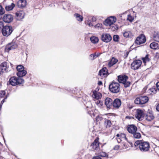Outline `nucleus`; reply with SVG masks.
Returning <instances> with one entry per match:
<instances>
[{
	"instance_id": "obj_47",
	"label": "nucleus",
	"mask_w": 159,
	"mask_h": 159,
	"mask_svg": "<svg viewBox=\"0 0 159 159\" xmlns=\"http://www.w3.org/2000/svg\"><path fill=\"white\" fill-rule=\"evenodd\" d=\"M120 138H125V139L126 140H128L127 138L126 137L125 134H123V133H121L120 134Z\"/></svg>"
},
{
	"instance_id": "obj_49",
	"label": "nucleus",
	"mask_w": 159,
	"mask_h": 159,
	"mask_svg": "<svg viewBox=\"0 0 159 159\" xmlns=\"http://www.w3.org/2000/svg\"><path fill=\"white\" fill-rule=\"evenodd\" d=\"M87 24L89 25V26H93V25L92 24L91 21L90 20H87Z\"/></svg>"
},
{
	"instance_id": "obj_6",
	"label": "nucleus",
	"mask_w": 159,
	"mask_h": 159,
	"mask_svg": "<svg viewBox=\"0 0 159 159\" xmlns=\"http://www.w3.org/2000/svg\"><path fill=\"white\" fill-rule=\"evenodd\" d=\"M148 101L149 98L147 96H140L135 98L134 103L137 105H143L148 102Z\"/></svg>"
},
{
	"instance_id": "obj_5",
	"label": "nucleus",
	"mask_w": 159,
	"mask_h": 159,
	"mask_svg": "<svg viewBox=\"0 0 159 159\" xmlns=\"http://www.w3.org/2000/svg\"><path fill=\"white\" fill-rule=\"evenodd\" d=\"M16 68L18 71L16 73V75L19 78H22V77L26 75L27 73V71L25 70V68L23 65H17Z\"/></svg>"
},
{
	"instance_id": "obj_40",
	"label": "nucleus",
	"mask_w": 159,
	"mask_h": 159,
	"mask_svg": "<svg viewBox=\"0 0 159 159\" xmlns=\"http://www.w3.org/2000/svg\"><path fill=\"white\" fill-rule=\"evenodd\" d=\"M122 84H124V87L126 88L129 86L131 84V82L127 80L125 81Z\"/></svg>"
},
{
	"instance_id": "obj_1",
	"label": "nucleus",
	"mask_w": 159,
	"mask_h": 159,
	"mask_svg": "<svg viewBox=\"0 0 159 159\" xmlns=\"http://www.w3.org/2000/svg\"><path fill=\"white\" fill-rule=\"evenodd\" d=\"M135 148L138 147L140 151L142 152L148 151L150 147L148 142L144 141L143 140H137L134 143Z\"/></svg>"
},
{
	"instance_id": "obj_48",
	"label": "nucleus",
	"mask_w": 159,
	"mask_h": 159,
	"mask_svg": "<svg viewBox=\"0 0 159 159\" xmlns=\"http://www.w3.org/2000/svg\"><path fill=\"white\" fill-rule=\"evenodd\" d=\"M4 23L2 21H0V31L2 30L4 27Z\"/></svg>"
},
{
	"instance_id": "obj_35",
	"label": "nucleus",
	"mask_w": 159,
	"mask_h": 159,
	"mask_svg": "<svg viewBox=\"0 0 159 159\" xmlns=\"http://www.w3.org/2000/svg\"><path fill=\"white\" fill-rule=\"evenodd\" d=\"M74 15L76 19L78 21L81 22L82 21L83 17L81 16L77 13L75 14Z\"/></svg>"
},
{
	"instance_id": "obj_38",
	"label": "nucleus",
	"mask_w": 159,
	"mask_h": 159,
	"mask_svg": "<svg viewBox=\"0 0 159 159\" xmlns=\"http://www.w3.org/2000/svg\"><path fill=\"white\" fill-rule=\"evenodd\" d=\"M98 156L100 157H106L107 158L109 157L108 154L105 152H100L99 153Z\"/></svg>"
},
{
	"instance_id": "obj_29",
	"label": "nucleus",
	"mask_w": 159,
	"mask_h": 159,
	"mask_svg": "<svg viewBox=\"0 0 159 159\" xmlns=\"http://www.w3.org/2000/svg\"><path fill=\"white\" fill-rule=\"evenodd\" d=\"M153 38L154 40L156 41H159V32L158 31H155L154 32L153 34Z\"/></svg>"
},
{
	"instance_id": "obj_13",
	"label": "nucleus",
	"mask_w": 159,
	"mask_h": 159,
	"mask_svg": "<svg viewBox=\"0 0 159 159\" xmlns=\"http://www.w3.org/2000/svg\"><path fill=\"white\" fill-rule=\"evenodd\" d=\"M99 139L98 137L96 138L90 145V147H92V148L94 150H98L99 149Z\"/></svg>"
},
{
	"instance_id": "obj_15",
	"label": "nucleus",
	"mask_w": 159,
	"mask_h": 159,
	"mask_svg": "<svg viewBox=\"0 0 159 159\" xmlns=\"http://www.w3.org/2000/svg\"><path fill=\"white\" fill-rule=\"evenodd\" d=\"M144 113L142 110L137 109L136 113L135 115V118L139 120H141L144 116Z\"/></svg>"
},
{
	"instance_id": "obj_19",
	"label": "nucleus",
	"mask_w": 159,
	"mask_h": 159,
	"mask_svg": "<svg viewBox=\"0 0 159 159\" xmlns=\"http://www.w3.org/2000/svg\"><path fill=\"white\" fill-rule=\"evenodd\" d=\"M109 74L106 67H103L98 72V75L100 76L103 75L105 77H107Z\"/></svg>"
},
{
	"instance_id": "obj_60",
	"label": "nucleus",
	"mask_w": 159,
	"mask_h": 159,
	"mask_svg": "<svg viewBox=\"0 0 159 159\" xmlns=\"http://www.w3.org/2000/svg\"><path fill=\"white\" fill-rule=\"evenodd\" d=\"M9 93H8L7 95L5 96V99H7L8 97H9Z\"/></svg>"
},
{
	"instance_id": "obj_51",
	"label": "nucleus",
	"mask_w": 159,
	"mask_h": 159,
	"mask_svg": "<svg viewBox=\"0 0 159 159\" xmlns=\"http://www.w3.org/2000/svg\"><path fill=\"white\" fill-rule=\"evenodd\" d=\"M120 147L119 145H116L114 147L113 149L116 150H118L119 149Z\"/></svg>"
},
{
	"instance_id": "obj_17",
	"label": "nucleus",
	"mask_w": 159,
	"mask_h": 159,
	"mask_svg": "<svg viewBox=\"0 0 159 159\" xmlns=\"http://www.w3.org/2000/svg\"><path fill=\"white\" fill-rule=\"evenodd\" d=\"M113 101L112 99L109 97H107L105 99V105L107 109H110L112 107Z\"/></svg>"
},
{
	"instance_id": "obj_9",
	"label": "nucleus",
	"mask_w": 159,
	"mask_h": 159,
	"mask_svg": "<svg viewBox=\"0 0 159 159\" xmlns=\"http://www.w3.org/2000/svg\"><path fill=\"white\" fill-rule=\"evenodd\" d=\"M9 66L7 65V63L4 61L0 65V75H2L4 72H7L8 71L7 70Z\"/></svg>"
},
{
	"instance_id": "obj_62",
	"label": "nucleus",
	"mask_w": 159,
	"mask_h": 159,
	"mask_svg": "<svg viewBox=\"0 0 159 159\" xmlns=\"http://www.w3.org/2000/svg\"><path fill=\"white\" fill-rule=\"evenodd\" d=\"M92 21H96V19L95 17H93L92 19Z\"/></svg>"
},
{
	"instance_id": "obj_58",
	"label": "nucleus",
	"mask_w": 159,
	"mask_h": 159,
	"mask_svg": "<svg viewBox=\"0 0 159 159\" xmlns=\"http://www.w3.org/2000/svg\"><path fill=\"white\" fill-rule=\"evenodd\" d=\"M116 139L118 143H120V142L121 141V139L120 138H117Z\"/></svg>"
},
{
	"instance_id": "obj_24",
	"label": "nucleus",
	"mask_w": 159,
	"mask_h": 159,
	"mask_svg": "<svg viewBox=\"0 0 159 159\" xmlns=\"http://www.w3.org/2000/svg\"><path fill=\"white\" fill-rule=\"evenodd\" d=\"M17 5L20 7H25L26 5V0H19L17 2Z\"/></svg>"
},
{
	"instance_id": "obj_36",
	"label": "nucleus",
	"mask_w": 159,
	"mask_h": 159,
	"mask_svg": "<svg viewBox=\"0 0 159 159\" xmlns=\"http://www.w3.org/2000/svg\"><path fill=\"white\" fill-rule=\"evenodd\" d=\"M105 124L106 125V127L107 128V127H110L112 125L111 121L109 120L106 119L105 121Z\"/></svg>"
},
{
	"instance_id": "obj_55",
	"label": "nucleus",
	"mask_w": 159,
	"mask_h": 159,
	"mask_svg": "<svg viewBox=\"0 0 159 159\" xmlns=\"http://www.w3.org/2000/svg\"><path fill=\"white\" fill-rule=\"evenodd\" d=\"M156 86L157 89L159 91V81L157 82L156 84Z\"/></svg>"
},
{
	"instance_id": "obj_18",
	"label": "nucleus",
	"mask_w": 159,
	"mask_h": 159,
	"mask_svg": "<svg viewBox=\"0 0 159 159\" xmlns=\"http://www.w3.org/2000/svg\"><path fill=\"white\" fill-rule=\"evenodd\" d=\"M121 104V101L120 99L116 98L113 101L112 106L116 109H118Z\"/></svg>"
},
{
	"instance_id": "obj_54",
	"label": "nucleus",
	"mask_w": 159,
	"mask_h": 159,
	"mask_svg": "<svg viewBox=\"0 0 159 159\" xmlns=\"http://www.w3.org/2000/svg\"><path fill=\"white\" fill-rule=\"evenodd\" d=\"M126 119H129V120L131 119H134V117L133 116H126Z\"/></svg>"
},
{
	"instance_id": "obj_2",
	"label": "nucleus",
	"mask_w": 159,
	"mask_h": 159,
	"mask_svg": "<svg viewBox=\"0 0 159 159\" xmlns=\"http://www.w3.org/2000/svg\"><path fill=\"white\" fill-rule=\"evenodd\" d=\"M24 83V80L23 78L17 77L16 76L11 77L7 82V85H11L15 86Z\"/></svg>"
},
{
	"instance_id": "obj_30",
	"label": "nucleus",
	"mask_w": 159,
	"mask_h": 159,
	"mask_svg": "<svg viewBox=\"0 0 159 159\" xmlns=\"http://www.w3.org/2000/svg\"><path fill=\"white\" fill-rule=\"evenodd\" d=\"M90 39L91 42L94 44H96L98 43L99 41L98 38L95 36H92L90 37Z\"/></svg>"
},
{
	"instance_id": "obj_25",
	"label": "nucleus",
	"mask_w": 159,
	"mask_h": 159,
	"mask_svg": "<svg viewBox=\"0 0 159 159\" xmlns=\"http://www.w3.org/2000/svg\"><path fill=\"white\" fill-rule=\"evenodd\" d=\"M102 53L95 52L91 54L89 57V59L91 60H93L99 56Z\"/></svg>"
},
{
	"instance_id": "obj_32",
	"label": "nucleus",
	"mask_w": 159,
	"mask_h": 159,
	"mask_svg": "<svg viewBox=\"0 0 159 159\" xmlns=\"http://www.w3.org/2000/svg\"><path fill=\"white\" fill-rule=\"evenodd\" d=\"M132 134H133V137L135 139H139L141 136V134L139 132H134Z\"/></svg>"
},
{
	"instance_id": "obj_28",
	"label": "nucleus",
	"mask_w": 159,
	"mask_h": 159,
	"mask_svg": "<svg viewBox=\"0 0 159 159\" xmlns=\"http://www.w3.org/2000/svg\"><path fill=\"white\" fill-rule=\"evenodd\" d=\"M149 54H147L145 55V57H142L141 58L143 62L145 64L147 62H149L150 61V59L149 57Z\"/></svg>"
},
{
	"instance_id": "obj_63",
	"label": "nucleus",
	"mask_w": 159,
	"mask_h": 159,
	"mask_svg": "<svg viewBox=\"0 0 159 159\" xmlns=\"http://www.w3.org/2000/svg\"><path fill=\"white\" fill-rule=\"evenodd\" d=\"M116 137H120V134H117L116 135Z\"/></svg>"
},
{
	"instance_id": "obj_45",
	"label": "nucleus",
	"mask_w": 159,
	"mask_h": 159,
	"mask_svg": "<svg viewBox=\"0 0 159 159\" xmlns=\"http://www.w3.org/2000/svg\"><path fill=\"white\" fill-rule=\"evenodd\" d=\"M159 58V53L156 52L154 56V59L155 60H157Z\"/></svg>"
},
{
	"instance_id": "obj_4",
	"label": "nucleus",
	"mask_w": 159,
	"mask_h": 159,
	"mask_svg": "<svg viewBox=\"0 0 159 159\" xmlns=\"http://www.w3.org/2000/svg\"><path fill=\"white\" fill-rule=\"evenodd\" d=\"M65 89L68 92L70 93H72L71 96L76 98L78 100H80L82 99V95L80 93L77 92V89L75 88V89L72 88H65Z\"/></svg>"
},
{
	"instance_id": "obj_11",
	"label": "nucleus",
	"mask_w": 159,
	"mask_h": 159,
	"mask_svg": "<svg viewBox=\"0 0 159 159\" xmlns=\"http://www.w3.org/2000/svg\"><path fill=\"white\" fill-rule=\"evenodd\" d=\"M146 41L145 36L143 34H141L137 38L135 42L137 44H140L144 43Z\"/></svg>"
},
{
	"instance_id": "obj_23",
	"label": "nucleus",
	"mask_w": 159,
	"mask_h": 159,
	"mask_svg": "<svg viewBox=\"0 0 159 159\" xmlns=\"http://www.w3.org/2000/svg\"><path fill=\"white\" fill-rule=\"evenodd\" d=\"M118 61V60L117 59L112 57L111 60L108 62V66L109 67H111L117 63Z\"/></svg>"
},
{
	"instance_id": "obj_26",
	"label": "nucleus",
	"mask_w": 159,
	"mask_h": 159,
	"mask_svg": "<svg viewBox=\"0 0 159 159\" xmlns=\"http://www.w3.org/2000/svg\"><path fill=\"white\" fill-rule=\"evenodd\" d=\"M154 117V116L153 114L150 113L146 114L145 116L146 120L148 121H150L153 120Z\"/></svg>"
},
{
	"instance_id": "obj_41",
	"label": "nucleus",
	"mask_w": 159,
	"mask_h": 159,
	"mask_svg": "<svg viewBox=\"0 0 159 159\" xmlns=\"http://www.w3.org/2000/svg\"><path fill=\"white\" fill-rule=\"evenodd\" d=\"M94 27L98 29H102L103 28L102 25L101 23H98L95 25Z\"/></svg>"
},
{
	"instance_id": "obj_10",
	"label": "nucleus",
	"mask_w": 159,
	"mask_h": 159,
	"mask_svg": "<svg viewBox=\"0 0 159 159\" xmlns=\"http://www.w3.org/2000/svg\"><path fill=\"white\" fill-rule=\"evenodd\" d=\"M116 21V17L114 16H111L107 19L105 21V25L106 26H111L113 25Z\"/></svg>"
},
{
	"instance_id": "obj_50",
	"label": "nucleus",
	"mask_w": 159,
	"mask_h": 159,
	"mask_svg": "<svg viewBox=\"0 0 159 159\" xmlns=\"http://www.w3.org/2000/svg\"><path fill=\"white\" fill-rule=\"evenodd\" d=\"M129 51H127L126 52L125 54L124 55V57L125 58H126L127 57H128V55L129 54V53L130 51H131V50H129Z\"/></svg>"
},
{
	"instance_id": "obj_42",
	"label": "nucleus",
	"mask_w": 159,
	"mask_h": 159,
	"mask_svg": "<svg viewBox=\"0 0 159 159\" xmlns=\"http://www.w3.org/2000/svg\"><path fill=\"white\" fill-rule=\"evenodd\" d=\"M6 93V90L0 91V98H2Z\"/></svg>"
},
{
	"instance_id": "obj_39",
	"label": "nucleus",
	"mask_w": 159,
	"mask_h": 159,
	"mask_svg": "<svg viewBox=\"0 0 159 159\" xmlns=\"http://www.w3.org/2000/svg\"><path fill=\"white\" fill-rule=\"evenodd\" d=\"M97 105L99 107H102L103 105V103L102 101L98 100L95 102Z\"/></svg>"
},
{
	"instance_id": "obj_46",
	"label": "nucleus",
	"mask_w": 159,
	"mask_h": 159,
	"mask_svg": "<svg viewBox=\"0 0 159 159\" xmlns=\"http://www.w3.org/2000/svg\"><path fill=\"white\" fill-rule=\"evenodd\" d=\"M113 39L114 41H118L119 39V36L117 35H114L113 37Z\"/></svg>"
},
{
	"instance_id": "obj_3",
	"label": "nucleus",
	"mask_w": 159,
	"mask_h": 159,
	"mask_svg": "<svg viewBox=\"0 0 159 159\" xmlns=\"http://www.w3.org/2000/svg\"><path fill=\"white\" fill-rule=\"evenodd\" d=\"M120 84L114 80L109 85V91L112 93H117L120 92Z\"/></svg>"
},
{
	"instance_id": "obj_56",
	"label": "nucleus",
	"mask_w": 159,
	"mask_h": 159,
	"mask_svg": "<svg viewBox=\"0 0 159 159\" xmlns=\"http://www.w3.org/2000/svg\"><path fill=\"white\" fill-rule=\"evenodd\" d=\"M156 109L157 111L159 112V103L157 105Z\"/></svg>"
},
{
	"instance_id": "obj_20",
	"label": "nucleus",
	"mask_w": 159,
	"mask_h": 159,
	"mask_svg": "<svg viewBox=\"0 0 159 159\" xmlns=\"http://www.w3.org/2000/svg\"><path fill=\"white\" fill-rule=\"evenodd\" d=\"M17 47V45L14 42H11L8 44L5 47V50H13L16 49Z\"/></svg>"
},
{
	"instance_id": "obj_64",
	"label": "nucleus",
	"mask_w": 159,
	"mask_h": 159,
	"mask_svg": "<svg viewBox=\"0 0 159 159\" xmlns=\"http://www.w3.org/2000/svg\"><path fill=\"white\" fill-rule=\"evenodd\" d=\"M10 65H11V67L13 69H14V68H13L14 65L11 63H10Z\"/></svg>"
},
{
	"instance_id": "obj_59",
	"label": "nucleus",
	"mask_w": 159,
	"mask_h": 159,
	"mask_svg": "<svg viewBox=\"0 0 159 159\" xmlns=\"http://www.w3.org/2000/svg\"><path fill=\"white\" fill-rule=\"evenodd\" d=\"M7 99H5V98L1 101L0 103L3 104V103L5 102V100Z\"/></svg>"
},
{
	"instance_id": "obj_7",
	"label": "nucleus",
	"mask_w": 159,
	"mask_h": 159,
	"mask_svg": "<svg viewBox=\"0 0 159 159\" xmlns=\"http://www.w3.org/2000/svg\"><path fill=\"white\" fill-rule=\"evenodd\" d=\"M12 32V28L11 26H5L2 29V34L4 36L7 37L9 36L11 34Z\"/></svg>"
},
{
	"instance_id": "obj_37",
	"label": "nucleus",
	"mask_w": 159,
	"mask_h": 159,
	"mask_svg": "<svg viewBox=\"0 0 159 159\" xmlns=\"http://www.w3.org/2000/svg\"><path fill=\"white\" fill-rule=\"evenodd\" d=\"M94 98L97 100L100 99L102 97V94L99 92L97 93L94 94Z\"/></svg>"
},
{
	"instance_id": "obj_16",
	"label": "nucleus",
	"mask_w": 159,
	"mask_h": 159,
	"mask_svg": "<svg viewBox=\"0 0 159 159\" xmlns=\"http://www.w3.org/2000/svg\"><path fill=\"white\" fill-rule=\"evenodd\" d=\"M127 130L129 133L132 134L137 131V126L134 124L129 125L127 127Z\"/></svg>"
},
{
	"instance_id": "obj_57",
	"label": "nucleus",
	"mask_w": 159,
	"mask_h": 159,
	"mask_svg": "<svg viewBox=\"0 0 159 159\" xmlns=\"http://www.w3.org/2000/svg\"><path fill=\"white\" fill-rule=\"evenodd\" d=\"M98 85H101L102 84V82L101 81H99L98 82Z\"/></svg>"
},
{
	"instance_id": "obj_31",
	"label": "nucleus",
	"mask_w": 159,
	"mask_h": 159,
	"mask_svg": "<svg viewBox=\"0 0 159 159\" xmlns=\"http://www.w3.org/2000/svg\"><path fill=\"white\" fill-rule=\"evenodd\" d=\"M15 5L13 3H11V5H7L5 8L7 11H10L13 9L15 7Z\"/></svg>"
},
{
	"instance_id": "obj_33",
	"label": "nucleus",
	"mask_w": 159,
	"mask_h": 159,
	"mask_svg": "<svg viewBox=\"0 0 159 159\" xmlns=\"http://www.w3.org/2000/svg\"><path fill=\"white\" fill-rule=\"evenodd\" d=\"M123 35L125 37L128 38L132 36L133 35L131 32L125 31L123 33Z\"/></svg>"
},
{
	"instance_id": "obj_14",
	"label": "nucleus",
	"mask_w": 159,
	"mask_h": 159,
	"mask_svg": "<svg viewBox=\"0 0 159 159\" xmlns=\"http://www.w3.org/2000/svg\"><path fill=\"white\" fill-rule=\"evenodd\" d=\"M101 39L103 41L108 43L112 39V37L110 34L104 33L101 36Z\"/></svg>"
},
{
	"instance_id": "obj_43",
	"label": "nucleus",
	"mask_w": 159,
	"mask_h": 159,
	"mask_svg": "<svg viewBox=\"0 0 159 159\" xmlns=\"http://www.w3.org/2000/svg\"><path fill=\"white\" fill-rule=\"evenodd\" d=\"M134 19V17H132L130 15H128L127 18V20H129L130 22H132L133 20Z\"/></svg>"
},
{
	"instance_id": "obj_27",
	"label": "nucleus",
	"mask_w": 159,
	"mask_h": 159,
	"mask_svg": "<svg viewBox=\"0 0 159 159\" xmlns=\"http://www.w3.org/2000/svg\"><path fill=\"white\" fill-rule=\"evenodd\" d=\"M150 48L153 49H159L158 44L157 43L153 42L151 43L150 45Z\"/></svg>"
},
{
	"instance_id": "obj_12",
	"label": "nucleus",
	"mask_w": 159,
	"mask_h": 159,
	"mask_svg": "<svg viewBox=\"0 0 159 159\" xmlns=\"http://www.w3.org/2000/svg\"><path fill=\"white\" fill-rule=\"evenodd\" d=\"M13 19V17L12 15L10 14H5L4 15L3 17L2 20L3 21L6 23H10L12 22Z\"/></svg>"
},
{
	"instance_id": "obj_34",
	"label": "nucleus",
	"mask_w": 159,
	"mask_h": 159,
	"mask_svg": "<svg viewBox=\"0 0 159 159\" xmlns=\"http://www.w3.org/2000/svg\"><path fill=\"white\" fill-rule=\"evenodd\" d=\"M44 87H45L48 89H50L53 90H56L57 87H55L53 85L48 84H44Z\"/></svg>"
},
{
	"instance_id": "obj_22",
	"label": "nucleus",
	"mask_w": 159,
	"mask_h": 159,
	"mask_svg": "<svg viewBox=\"0 0 159 159\" xmlns=\"http://www.w3.org/2000/svg\"><path fill=\"white\" fill-rule=\"evenodd\" d=\"M16 14L17 16V19L18 20H20L23 18L25 15L24 13L22 11H17Z\"/></svg>"
},
{
	"instance_id": "obj_61",
	"label": "nucleus",
	"mask_w": 159,
	"mask_h": 159,
	"mask_svg": "<svg viewBox=\"0 0 159 159\" xmlns=\"http://www.w3.org/2000/svg\"><path fill=\"white\" fill-rule=\"evenodd\" d=\"M112 29L113 30H117L118 29V27H117L115 26L114 28L113 29L112 28Z\"/></svg>"
},
{
	"instance_id": "obj_52",
	"label": "nucleus",
	"mask_w": 159,
	"mask_h": 159,
	"mask_svg": "<svg viewBox=\"0 0 159 159\" xmlns=\"http://www.w3.org/2000/svg\"><path fill=\"white\" fill-rule=\"evenodd\" d=\"M150 90L152 93H155L157 92V89L155 88H152L150 89Z\"/></svg>"
},
{
	"instance_id": "obj_44",
	"label": "nucleus",
	"mask_w": 159,
	"mask_h": 159,
	"mask_svg": "<svg viewBox=\"0 0 159 159\" xmlns=\"http://www.w3.org/2000/svg\"><path fill=\"white\" fill-rule=\"evenodd\" d=\"M5 10L1 5H0V15H2L5 13Z\"/></svg>"
},
{
	"instance_id": "obj_53",
	"label": "nucleus",
	"mask_w": 159,
	"mask_h": 159,
	"mask_svg": "<svg viewBox=\"0 0 159 159\" xmlns=\"http://www.w3.org/2000/svg\"><path fill=\"white\" fill-rule=\"evenodd\" d=\"M92 159H102V158L99 156H95L93 157Z\"/></svg>"
},
{
	"instance_id": "obj_8",
	"label": "nucleus",
	"mask_w": 159,
	"mask_h": 159,
	"mask_svg": "<svg viewBox=\"0 0 159 159\" xmlns=\"http://www.w3.org/2000/svg\"><path fill=\"white\" fill-rule=\"evenodd\" d=\"M142 64V61L139 59L134 60L131 64V68L134 70H138L141 66Z\"/></svg>"
},
{
	"instance_id": "obj_21",
	"label": "nucleus",
	"mask_w": 159,
	"mask_h": 159,
	"mask_svg": "<svg viewBox=\"0 0 159 159\" xmlns=\"http://www.w3.org/2000/svg\"><path fill=\"white\" fill-rule=\"evenodd\" d=\"M117 81L119 83L122 84L125 81H127L128 77L127 76L125 75H119L117 76Z\"/></svg>"
}]
</instances>
